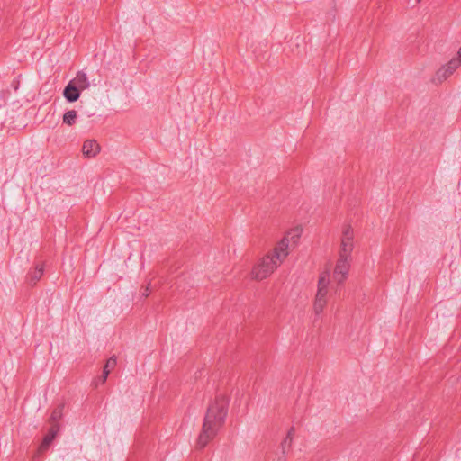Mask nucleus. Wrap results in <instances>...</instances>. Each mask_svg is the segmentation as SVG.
<instances>
[{
	"label": "nucleus",
	"mask_w": 461,
	"mask_h": 461,
	"mask_svg": "<svg viewBox=\"0 0 461 461\" xmlns=\"http://www.w3.org/2000/svg\"><path fill=\"white\" fill-rule=\"evenodd\" d=\"M228 407L229 399L222 394L217 395L214 401L209 404L203 419L202 430L196 441L197 448H204L216 437L225 422Z\"/></svg>",
	"instance_id": "f257e3e1"
},
{
	"label": "nucleus",
	"mask_w": 461,
	"mask_h": 461,
	"mask_svg": "<svg viewBox=\"0 0 461 461\" xmlns=\"http://www.w3.org/2000/svg\"><path fill=\"white\" fill-rule=\"evenodd\" d=\"M288 239L284 237L274 249L273 255L264 257L259 264L252 270V275L257 280H263L277 267V260H283L287 255Z\"/></svg>",
	"instance_id": "f03ea898"
},
{
	"label": "nucleus",
	"mask_w": 461,
	"mask_h": 461,
	"mask_svg": "<svg viewBox=\"0 0 461 461\" xmlns=\"http://www.w3.org/2000/svg\"><path fill=\"white\" fill-rule=\"evenodd\" d=\"M354 232L350 225H347L342 233L341 245L339 250V256L350 258L351 252L354 248L353 243Z\"/></svg>",
	"instance_id": "7ed1b4c3"
},
{
	"label": "nucleus",
	"mask_w": 461,
	"mask_h": 461,
	"mask_svg": "<svg viewBox=\"0 0 461 461\" xmlns=\"http://www.w3.org/2000/svg\"><path fill=\"white\" fill-rule=\"evenodd\" d=\"M348 258H349L339 256V258L336 264L334 269V278L339 284L343 283L347 277L349 269V263L348 261Z\"/></svg>",
	"instance_id": "20e7f679"
},
{
	"label": "nucleus",
	"mask_w": 461,
	"mask_h": 461,
	"mask_svg": "<svg viewBox=\"0 0 461 461\" xmlns=\"http://www.w3.org/2000/svg\"><path fill=\"white\" fill-rule=\"evenodd\" d=\"M44 273V266L38 263L31 269L26 276V282L29 285L33 286L41 278Z\"/></svg>",
	"instance_id": "39448f33"
},
{
	"label": "nucleus",
	"mask_w": 461,
	"mask_h": 461,
	"mask_svg": "<svg viewBox=\"0 0 461 461\" xmlns=\"http://www.w3.org/2000/svg\"><path fill=\"white\" fill-rule=\"evenodd\" d=\"M81 92L74 83L69 81L63 90V96L68 103H74L79 99Z\"/></svg>",
	"instance_id": "423d86ee"
},
{
	"label": "nucleus",
	"mask_w": 461,
	"mask_h": 461,
	"mask_svg": "<svg viewBox=\"0 0 461 461\" xmlns=\"http://www.w3.org/2000/svg\"><path fill=\"white\" fill-rule=\"evenodd\" d=\"M82 152L86 158H94L100 152V145L95 140H86L83 144Z\"/></svg>",
	"instance_id": "0eeeda50"
},
{
	"label": "nucleus",
	"mask_w": 461,
	"mask_h": 461,
	"mask_svg": "<svg viewBox=\"0 0 461 461\" xmlns=\"http://www.w3.org/2000/svg\"><path fill=\"white\" fill-rule=\"evenodd\" d=\"M59 430V424H52L51 425L49 432L43 438V440H42L41 446L39 447V451L44 452V451H46L50 447V444L52 443V441L56 438Z\"/></svg>",
	"instance_id": "6e6552de"
},
{
	"label": "nucleus",
	"mask_w": 461,
	"mask_h": 461,
	"mask_svg": "<svg viewBox=\"0 0 461 461\" xmlns=\"http://www.w3.org/2000/svg\"><path fill=\"white\" fill-rule=\"evenodd\" d=\"M71 83H74L76 86H77L81 91L89 88L90 82L86 74L84 71H78L76 77L70 80Z\"/></svg>",
	"instance_id": "1a4fd4ad"
},
{
	"label": "nucleus",
	"mask_w": 461,
	"mask_h": 461,
	"mask_svg": "<svg viewBox=\"0 0 461 461\" xmlns=\"http://www.w3.org/2000/svg\"><path fill=\"white\" fill-rule=\"evenodd\" d=\"M77 118V113L76 110H69L63 114L62 122L68 126H72L76 123Z\"/></svg>",
	"instance_id": "9d476101"
},
{
	"label": "nucleus",
	"mask_w": 461,
	"mask_h": 461,
	"mask_svg": "<svg viewBox=\"0 0 461 461\" xmlns=\"http://www.w3.org/2000/svg\"><path fill=\"white\" fill-rule=\"evenodd\" d=\"M64 403L59 404L52 411L50 421L52 424H58V421L62 418Z\"/></svg>",
	"instance_id": "9b49d317"
},
{
	"label": "nucleus",
	"mask_w": 461,
	"mask_h": 461,
	"mask_svg": "<svg viewBox=\"0 0 461 461\" xmlns=\"http://www.w3.org/2000/svg\"><path fill=\"white\" fill-rule=\"evenodd\" d=\"M460 65L461 60L459 59H452L446 66L448 68V74H453Z\"/></svg>",
	"instance_id": "f8f14e48"
},
{
	"label": "nucleus",
	"mask_w": 461,
	"mask_h": 461,
	"mask_svg": "<svg viewBox=\"0 0 461 461\" xmlns=\"http://www.w3.org/2000/svg\"><path fill=\"white\" fill-rule=\"evenodd\" d=\"M117 364V359L115 357V356H113L111 357L105 363V366H104V371H106L108 372V374H110V372L115 367Z\"/></svg>",
	"instance_id": "ddd939ff"
},
{
	"label": "nucleus",
	"mask_w": 461,
	"mask_h": 461,
	"mask_svg": "<svg viewBox=\"0 0 461 461\" xmlns=\"http://www.w3.org/2000/svg\"><path fill=\"white\" fill-rule=\"evenodd\" d=\"M325 305H326V300L315 299L314 305H313L315 313L317 315L320 314L322 312Z\"/></svg>",
	"instance_id": "4468645a"
},
{
	"label": "nucleus",
	"mask_w": 461,
	"mask_h": 461,
	"mask_svg": "<svg viewBox=\"0 0 461 461\" xmlns=\"http://www.w3.org/2000/svg\"><path fill=\"white\" fill-rule=\"evenodd\" d=\"M451 74H448V68L447 67H443L437 72L438 78L439 80L447 79Z\"/></svg>",
	"instance_id": "2eb2a0df"
},
{
	"label": "nucleus",
	"mask_w": 461,
	"mask_h": 461,
	"mask_svg": "<svg viewBox=\"0 0 461 461\" xmlns=\"http://www.w3.org/2000/svg\"><path fill=\"white\" fill-rule=\"evenodd\" d=\"M329 280L325 276H321L318 282V289L327 290Z\"/></svg>",
	"instance_id": "dca6fc26"
},
{
	"label": "nucleus",
	"mask_w": 461,
	"mask_h": 461,
	"mask_svg": "<svg viewBox=\"0 0 461 461\" xmlns=\"http://www.w3.org/2000/svg\"><path fill=\"white\" fill-rule=\"evenodd\" d=\"M292 441L293 440H289V438H286L282 441L281 448H282V452L284 455L285 454V449L290 448V447L292 445Z\"/></svg>",
	"instance_id": "f3484780"
},
{
	"label": "nucleus",
	"mask_w": 461,
	"mask_h": 461,
	"mask_svg": "<svg viewBox=\"0 0 461 461\" xmlns=\"http://www.w3.org/2000/svg\"><path fill=\"white\" fill-rule=\"evenodd\" d=\"M327 290L318 289L315 299L326 300Z\"/></svg>",
	"instance_id": "a211bd4d"
},
{
	"label": "nucleus",
	"mask_w": 461,
	"mask_h": 461,
	"mask_svg": "<svg viewBox=\"0 0 461 461\" xmlns=\"http://www.w3.org/2000/svg\"><path fill=\"white\" fill-rule=\"evenodd\" d=\"M108 375H109L108 372H106V371H104V370H103V374H102V375L98 378V382H99L100 384H104V383H105V381H106V379H107V376H108Z\"/></svg>",
	"instance_id": "6ab92c4d"
},
{
	"label": "nucleus",
	"mask_w": 461,
	"mask_h": 461,
	"mask_svg": "<svg viewBox=\"0 0 461 461\" xmlns=\"http://www.w3.org/2000/svg\"><path fill=\"white\" fill-rule=\"evenodd\" d=\"M294 428L292 427L290 428V429L288 430L287 432V435H286V438H289V440H293V437H294Z\"/></svg>",
	"instance_id": "aec40b11"
},
{
	"label": "nucleus",
	"mask_w": 461,
	"mask_h": 461,
	"mask_svg": "<svg viewBox=\"0 0 461 461\" xmlns=\"http://www.w3.org/2000/svg\"><path fill=\"white\" fill-rule=\"evenodd\" d=\"M142 294H143L144 296H146V297L149 294V286H147V287L145 288V290H144V292L142 293Z\"/></svg>",
	"instance_id": "412c9836"
},
{
	"label": "nucleus",
	"mask_w": 461,
	"mask_h": 461,
	"mask_svg": "<svg viewBox=\"0 0 461 461\" xmlns=\"http://www.w3.org/2000/svg\"><path fill=\"white\" fill-rule=\"evenodd\" d=\"M458 57H459L458 59L461 60V48L458 50Z\"/></svg>",
	"instance_id": "4be33fe9"
},
{
	"label": "nucleus",
	"mask_w": 461,
	"mask_h": 461,
	"mask_svg": "<svg viewBox=\"0 0 461 461\" xmlns=\"http://www.w3.org/2000/svg\"><path fill=\"white\" fill-rule=\"evenodd\" d=\"M299 235H300L299 233L295 234L294 236H293V239H294V237H297V238H298V237H299Z\"/></svg>",
	"instance_id": "5701e85b"
},
{
	"label": "nucleus",
	"mask_w": 461,
	"mask_h": 461,
	"mask_svg": "<svg viewBox=\"0 0 461 461\" xmlns=\"http://www.w3.org/2000/svg\"><path fill=\"white\" fill-rule=\"evenodd\" d=\"M421 0H416V3H420Z\"/></svg>",
	"instance_id": "b1692460"
},
{
	"label": "nucleus",
	"mask_w": 461,
	"mask_h": 461,
	"mask_svg": "<svg viewBox=\"0 0 461 461\" xmlns=\"http://www.w3.org/2000/svg\"><path fill=\"white\" fill-rule=\"evenodd\" d=\"M278 461H284V460H282V458H278Z\"/></svg>",
	"instance_id": "393cba45"
}]
</instances>
